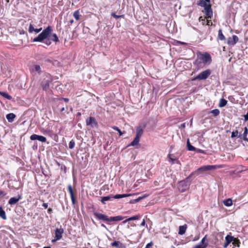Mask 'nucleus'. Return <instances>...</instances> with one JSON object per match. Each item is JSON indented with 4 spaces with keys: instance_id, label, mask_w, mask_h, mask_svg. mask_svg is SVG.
Here are the masks:
<instances>
[{
    "instance_id": "12",
    "label": "nucleus",
    "mask_w": 248,
    "mask_h": 248,
    "mask_svg": "<svg viewBox=\"0 0 248 248\" xmlns=\"http://www.w3.org/2000/svg\"><path fill=\"white\" fill-rule=\"evenodd\" d=\"M238 37L236 35H233L232 37L228 39L227 43L230 45H234L238 41Z\"/></svg>"
},
{
    "instance_id": "15",
    "label": "nucleus",
    "mask_w": 248,
    "mask_h": 248,
    "mask_svg": "<svg viewBox=\"0 0 248 248\" xmlns=\"http://www.w3.org/2000/svg\"><path fill=\"white\" fill-rule=\"evenodd\" d=\"M168 157L169 158V162H171V164H173L174 163H177L178 164H180V161L178 159V158H174L173 157V154H169Z\"/></svg>"
},
{
    "instance_id": "42",
    "label": "nucleus",
    "mask_w": 248,
    "mask_h": 248,
    "mask_svg": "<svg viewBox=\"0 0 248 248\" xmlns=\"http://www.w3.org/2000/svg\"><path fill=\"white\" fill-rule=\"evenodd\" d=\"M140 201H141V198L139 197L137 199H134V200H133L131 201L130 202V203H132V204H133V203H135L136 202H140Z\"/></svg>"
},
{
    "instance_id": "22",
    "label": "nucleus",
    "mask_w": 248,
    "mask_h": 248,
    "mask_svg": "<svg viewBox=\"0 0 248 248\" xmlns=\"http://www.w3.org/2000/svg\"><path fill=\"white\" fill-rule=\"evenodd\" d=\"M6 117L9 122L12 123L14 121V120L16 117V115L13 113H10L7 114Z\"/></svg>"
},
{
    "instance_id": "7",
    "label": "nucleus",
    "mask_w": 248,
    "mask_h": 248,
    "mask_svg": "<svg viewBox=\"0 0 248 248\" xmlns=\"http://www.w3.org/2000/svg\"><path fill=\"white\" fill-rule=\"evenodd\" d=\"M63 232L64 230L61 226L60 228H57L55 230V239L52 240V242L53 243L61 239L62 238Z\"/></svg>"
},
{
    "instance_id": "32",
    "label": "nucleus",
    "mask_w": 248,
    "mask_h": 248,
    "mask_svg": "<svg viewBox=\"0 0 248 248\" xmlns=\"http://www.w3.org/2000/svg\"><path fill=\"white\" fill-rule=\"evenodd\" d=\"M227 103V101L223 98H221L220 100L219 107H223L226 105Z\"/></svg>"
},
{
    "instance_id": "6",
    "label": "nucleus",
    "mask_w": 248,
    "mask_h": 248,
    "mask_svg": "<svg viewBox=\"0 0 248 248\" xmlns=\"http://www.w3.org/2000/svg\"><path fill=\"white\" fill-rule=\"evenodd\" d=\"M147 126V124L144 123L142 124H139L136 127V136L140 138L143 134L144 129Z\"/></svg>"
},
{
    "instance_id": "48",
    "label": "nucleus",
    "mask_w": 248,
    "mask_h": 248,
    "mask_svg": "<svg viewBox=\"0 0 248 248\" xmlns=\"http://www.w3.org/2000/svg\"><path fill=\"white\" fill-rule=\"evenodd\" d=\"M44 43L47 45L49 46L51 44V42L49 40H46Z\"/></svg>"
},
{
    "instance_id": "45",
    "label": "nucleus",
    "mask_w": 248,
    "mask_h": 248,
    "mask_svg": "<svg viewBox=\"0 0 248 248\" xmlns=\"http://www.w3.org/2000/svg\"><path fill=\"white\" fill-rule=\"evenodd\" d=\"M59 100H63L64 101H65L66 102H68L69 100L68 98H63V97H61V98H59Z\"/></svg>"
},
{
    "instance_id": "17",
    "label": "nucleus",
    "mask_w": 248,
    "mask_h": 248,
    "mask_svg": "<svg viewBox=\"0 0 248 248\" xmlns=\"http://www.w3.org/2000/svg\"><path fill=\"white\" fill-rule=\"evenodd\" d=\"M68 190L70 194L72 202L73 204H75V198L74 196V192L73 191L72 186L71 185H69L68 186Z\"/></svg>"
},
{
    "instance_id": "46",
    "label": "nucleus",
    "mask_w": 248,
    "mask_h": 248,
    "mask_svg": "<svg viewBox=\"0 0 248 248\" xmlns=\"http://www.w3.org/2000/svg\"><path fill=\"white\" fill-rule=\"evenodd\" d=\"M153 243L152 242H150L148 244H147V245L146 246V247L145 248H151L152 246H153Z\"/></svg>"
},
{
    "instance_id": "5",
    "label": "nucleus",
    "mask_w": 248,
    "mask_h": 248,
    "mask_svg": "<svg viewBox=\"0 0 248 248\" xmlns=\"http://www.w3.org/2000/svg\"><path fill=\"white\" fill-rule=\"evenodd\" d=\"M211 74V70L210 69H207L200 73L198 76L193 79V80H204L206 79Z\"/></svg>"
},
{
    "instance_id": "26",
    "label": "nucleus",
    "mask_w": 248,
    "mask_h": 248,
    "mask_svg": "<svg viewBox=\"0 0 248 248\" xmlns=\"http://www.w3.org/2000/svg\"><path fill=\"white\" fill-rule=\"evenodd\" d=\"M217 39L221 41H224L226 39L224 35L222 33V31L221 29H219L218 31Z\"/></svg>"
},
{
    "instance_id": "35",
    "label": "nucleus",
    "mask_w": 248,
    "mask_h": 248,
    "mask_svg": "<svg viewBox=\"0 0 248 248\" xmlns=\"http://www.w3.org/2000/svg\"><path fill=\"white\" fill-rule=\"evenodd\" d=\"M50 40L54 42H59V38L56 33H53L51 36H50Z\"/></svg>"
},
{
    "instance_id": "53",
    "label": "nucleus",
    "mask_w": 248,
    "mask_h": 248,
    "mask_svg": "<svg viewBox=\"0 0 248 248\" xmlns=\"http://www.w3.org/2000/svg\"><path fill=\"white\" fill-rule=\"evenodd\" d=\"M205 17L203 18L202 16H200L199 17L200 21H205Z\"/></svg>"
},
{
    "instance_id": "18",
    "label": "nucleus",
    "mask_w": 248,
    "mask_h": 248,
    "mask_svg": "<svg viewBox=\"0 0 248 248\" xmlns=\"http://www.w3.org/2000/svg\"><path fill=\"white\" fill-rule=\"evenodd\" d=\"M114 199H115L114 196H112V195L102 197H101V202L102 203L106 204V202H105L106 201H112V200Z\"/></svg>"
},
{
    "instance_id": "44",
    "label": "nucleus",
    "mask_w": 248,
    "mask_h": 248,
    "mask_svg": "<svg viewBox=\"0 0 248 248\" xmlns=\"http://www.w3.org/2000/svg\"><path fill=\"white\" fill-rule=\"evenodd\" d=\"M45 62H52L53 63V64H54L55 62H56L57 61L56 60H54V61H52L51 59H47L46 60H45Z\"/></svg>"
},
{
    "instance_id": "43",
    "label": "nucleus",
    "mask_w": 248,
    "mask_h": 248,
    "mask_svg": "<svg viewBox=\"0 0 248 248\" xmlns=\"http://www.w3.org/2000/svg\"><path fill=\"white\" fill-rule=\"evenodd\" d=\"M240 244V242L239 240L238 239H235L233 241V244L235 246H237V247H239V244Z\"/></svg>"
},
{
    "instance_id": "59",
    "label": "nucleus",
    "mask_w": 248,
    "mask_h": 248,
    "mask_svg": "<svg viewBox=\"0 0 248 248\" xmlns=\"http://www.w3.org/2000/svg\"><path fill=\"white\" fill-rule=\"evenodd\" d=\"M74 22V20L73 19H72L70 21V23H71V24H72Z\"/></svg>"
},
{
    "instance_id": "8",
    "label": "nucleus",
    "mask_w": 248,
    "mask_h": 248,
    "mask_svg": "<svg viewBox=\"0 0 248 248\" xmlns=\"http://www.w3.org/2000/svg\"><path fill=\"white\" fill-rule=\"evenodd\" d=\"M51 81V79L49 78H44L41 83V86L44 90L46 91L49 89V84Z\"/></svg>"
},
{
    "instance_id": "54",
    "label": "nucleus",
    "mask_w": 248,
    "mask_h": 248,
    "mask_svg": "<svg viewBox=\"0 0 248 248\" xmlns=\"http://www.w3.org/2000/svg\"><path fill=\"white\" fill-rule=\"evenodd\" d=\"M145 225V219H143L141 222V223L140 224V226H144Z\"/></svg>"
},
{
    "instance_id": "3",
    "label": "nucleus",
    "mask_w": 248,
    "mask_h": 248,
    "mask_svg": "<svg viewBox=\"0 0 248 248\" xmlns=\"http://www.w3.org/2000/svg\"><path fill=\"white\" fill-rule=\"evenodd\" d=\"M197 55V57L202 61L204 64H210L212 62L211 57L207 52L202 53L201 52H198Z\"/></svg>"
},
{
    "instance_id": "58",
    "label": "nucleus",
    "mask_w": 248,
    "mask_h": 248,
    "mask_svg": "<svg viewBox=\"0 0 248 248\" xmlns=\"http://www.w3.org/2000/svg\"><path fill=\"white\" fill-rule=\"evenodd\" d=\"M65 109L64 108V107H62L61 109V112H62L63 111H64Z\"/></svg>"
},
{
    "instance_id": "52",
    "label": "nucleus",
    "mask_w": 248,
    "mask_h": 248,
    "mask_svg": "<svg viewBox=\"0 0 248 248\" xmlns=\"http://www.w3.org/2000/svg\"><path fill=\"white\" fill-rule=\"evenodd\" d=\"M42 206L45 208H47V207H48V204L47 203H44L42 205Z\"/></svg>"
},
{
    "instance_id": "63",
    "label": "nucleus",
    "mask_w": 248,
    "mask_h": 248,
    "mask_svg": "<svg viewBox=\"0 0 248 248\" xmlns=\"http://www.w3.org/2000/svg\"><path fill=\"white\" fill-rule=\"evenodd\" d=\"M182 126H185L184 124H183L182 125Z\"/></svg>"
},
{
    "instance_id": "4",
    "label": "nucleus",
    "mask_w": 248,
    "mask_h": 248,
    "mask_svg": "<svg viewBox=\"0 0 248 248\" xmlns=\"http://www.w3.org/2000/svg\"><path fill=\"white\" fill-rule=\"evenodd\" d=\"M198 5L203 7L205 11V14L208 18H211L213 16V11L210 4H207L205 1L199 2Z\"/></svg>"
},
{
    "instance_id": "38",
    "label": "nucleus",
    "mask_w": 248,
    "mask_h": 248,
    "mask_svg": "<svg viewBox=\"0 0 248 248\" xmlns=\"http://www.w3.org/2000/svg\"><path fill=\"white\" fill-rule=\"evenodd\" d=\"M120 242L119 241H114L113 242L111 243V246L112 247H115L116 248L119 247V244Z\"/></svg>"
},
{
    "instance_id": "57",
    "label": "nucleus",
    "mask_w": 248,
    "mask_h": 248,
    "mask_svg": "<svg viewBox=\"0 0 248 248\" xmlns=\"http://www.w3.org/2000/svg\"><path fill=\"white\" fill-rule=\"evenodd\" d=\"M102 227L105 228V229H107L106 226L104 224H102L101 225Z\"/></svg>"
},
{
    "instance_id": "20",
    "label": "nucleus",
    "mask_w": 248,
    "mask_h": 248,
    "mask_svg": "<svg viewBox=\"0 0 248 248\" xmlns=\"http://www.w3.org/2000/svg\"><path fill=\"white\" fill-rule=\"evenodd\" d=\"M248 134V129L247 127H245L244 128V132L243 135L240 134L238 135V137L240 138H242L243 136V139L245 141H248V139L247 138V135Z\"/></svg>"
},
{
    "instance_id": "40",
    "label": "nucleus",
    "mask_w": 248,
    "mask_h": 248,
    "mask_svg": "<svg viewBox=\"0 0 248 248\" xmlns=\"http://www.w3.org/2000/svg\"><path fill=\"white\" fill-rule=\"evenodd\" d=\"M111 15L112 16H113L114 18H116V19H118L121 17H124V15H120V16H118V15H116V14L115 13H111Z\"/></svg>"
},
{
    "instance_id": "14",
    "label": "nucleus",
    "mask_w": 248,
    "mask_h": 248,
    "mask_svg": "<svg viewBox=\"0 0 248 248\" xmlns=\"http://www.w3.org/2000/svg\"><path fill=\"white\" fill-rule=\"evenodd\" d=\"M234 237L233 236H230L229 235H227L225 237V242L223 245V247L224 248H226L234 240Z\"/></svg>"
},
{
    "instance_id": "36",
    "label": "nucleus",
    "mask_w": 248,
    "mask_h": 248,
    "mask_svg": "<svg viewBox=\"0 0 248 248\" xmlns=\"http://www.w3.org/2000/svg\"><path fill=\"white\" fill-rule=\"evenodd\" d=\"M73 16L75 17V18L76 19V20H79L80 14H79V10L76 11L73 14Z\"/></svg>"
},
{
    "instance_id": "1",
    "label": "nucleus",
    "mask_w": 248,
    "mask_h": 248,
    "mask_svg": "<svg viewBox=\"0 0 248 248\" xmlns=\"http://www.w3.org/2000/svg\"><path fill=\"white\" fill-rule=\"evenodd\" d=\"M218 168L219 167L217 165H205L198 168L196 170L192 172L186 179L181 181L178 183V188L179 191L181 192H184L188 189L191 183V182L189 181V179L193 175L196 174L198 175L200 174V172L206 171L216 169Z\"/></svg>"
},
{
    "instance_id": "29",
    "label": "nucleus",
    "mask_w": 248,
    "mask_h": 248,
    "mask_svg": "<svg viewBox=\"0 0 248 248\" xmlns=\"http://www.w3.org/2000/svg\"><path fill=\"white\" fill-rule=\"evenodd\" d=\"M131 196L130 194H117L114 196L115 199H120Z\"/></svg>"
},
{
    "instance_id": "31",
    "label": "nucleus",
    "mask_w": 248,
    "mask_h": 248,
    "mask_svg": "<svg viewBox=\"0 0 248 248\" xmlns=\"http://www.w3.org/2000/svg\"><path fill=\"white\" fill-rule=\"evenodd\" d=\"M140 216L139 215L135 216L132 217L128 218L124 221V223H125L129 221L139 219L140 218Z\"/></svg>"
},
{
    "instance_id": "60",
    "label": "nucleus",
    "mask_w": 248,
    "mask_h": 248,
    "mask_svg": "<svg viewBox=\"0 0 248 248\" xmlns=\"http://www.w3.org/2000/svg\"><path fill=\"white\" fill-rule=\"evenodd\" d=\"M78 116H80V115H81V113H80V112H78Z\"/></svg>"
},
{
    "instance_id": "47",
    "label": "nucleus",
    "mask_w": 248,
    "mask_h": 248,
    "mask_svg": "<svg viewBox=\"0 0 248 248\" xmlns=\"http://www.w3.org/2000/svg\"><path fill=\"white\" fill-rule=\"evenodd\" d=\"M148 196H149L148 194H145L143 196H140V197L141 198V200L147 197Z\"/></svg>"
},
{
    "instance_id": "34",
    "label": "nucleus",
    "mask_w": 248,
    "mask_h": 248,
    "mask_svg": "<svg viewBox=\"0 0 248 248\" xmlns=\"http://www.w3.org/2000/svg\"><path fill=\"white\" fill-rule=\"evenodd\" d=\"M32 71H35L37 72L38 73H40L41 72V67H40V65H34L32 68Z\"/></svg>"
},
{
    "instance_id": "9",
    "label": "nucleus",
    "mask_w": 248,
    "mask_h": 248,
    "mask_svg": "<svg viewBox=\"0 0 248 248\" xmlns=\"http://www.w3.org/2000/svg\"><path fill=\"white\" fill-rule=\"evenodd\" d=\"M86 123L87 125H89L92 128L97 127L98 125L97 122L95 118L93 117H90L87 118L86 120Z\"/></svg>"
},
{
    "instance_id": "11",
    "label": "nucleus",
    "mask_w": 248,
    "mask_h": 248,
    "mask_svg": "<svg viewBox=\"0 0 248 248\" xmlns=\"http://www.w3.org/2000/svg\"><path fill=\"white\" fill-rule=\"evenodd\" d=\"M30 139L31 140H38L42 142H45L46 141V137L43 136H40L36 134H33L31 136Z\"/></svg>"
},
{
    "instance_id": "30",
    "label": "nucleus",
    "mask_w": 248,
    "mask_h": 248,
    "mask_svg": "<svg viewBox=\"0 0 248 248\" xmlns=\"http://www.w3.org/2000/svg\"><path fill=\"white\" fill-rule=\"evenodd\" d=\"M0 94L1 95H2L3 97H4L8 100H11L12 98V96L11 95H10L9 94H8L6 92H2L0 91Z\"/></svg>"
},
{
    "instance_id": "13",
    "label": "nucleus",
    "mask_w": 248,
    "mask_h": 248,
    "mask_svg": "<svg viewBox=\"0 0 248 248\" xmlns=\"http://www.w3.org/2000/svg\"><path fill=\"white\" fill-rule=\"evenodd\" d=\"M193 64L198 69L203 68L205 65L198 57L194 62Z\"/></svg>"
},
{
    "instance_id": "19",
    "label": "nucleus",
    "mask_w": 248,
    "mask_h": 248,
    "mask_svg": "<svg viewBox=\"0 0 248 248\" xmlns=\"http://www.w3.org/2000/svg\"><path fill=\"white\" fill-rule=\"evenodd\" d=\"M21 196H18V197H12L8 201V203L11 205H14L20 199Z\"/></svg>"
},
{
    "instance_id": "41",
    "label": "nucleus",
    "mask_w": 248,
    "mask_h": 248,
    "mask_svg": "<svg viewBox=\"0 0 248 248\" xmlns=\"http://www.w3.org/2000/svg\"><path fill=\"white\" fill-rule=\"evenodd\" d=\"M238 135V131L237 130L233 131L232 132L231 138H234V137L237 136Z\"/></svg>"
},
{
    "instance_id": "55",
    "label": "nucleus",
    "mask_w": 248,
    "mask_h": 248,
    "mask_svg": "<svg viewBox=\"0 0 248 248\" xmlns=\"http://www.w3.org/2000/svg\"><path fill=\"white\" fill-rule=\"evenodd\" d=\"M52 212V209L51 208H49L47 210V213L49 214H51Z\"/></svg>"
},
{
    "instance_id": "37",
    "label": "nucleus",
    "mask_w": 248,
    "mask_h": 248,
    "mask_svg": "<svg viewBox=\"0 0 248 248\" xmlns=\"http://www.w3.org/2000/svg\"><path fill=\"white\" fill-rule=\"evenodd\" d=\"M112 128L113 129L118 131L120 136H122L123 134V133L121 131V130L117 126H113L112 127Z\"/></svg>"
},
{
    "instance_id": "49",
    "label": "nucleus",
    "mask_w": 248,
    "mask_h": 248,
    "mask_svg": "<svg viewBox=\"0 0 248 248\" xmlns=\"http://www.w3.org/2000/svg\"><path fill=\"white\" fill-rule=\"evenodd\" d=\"M201 1H205L206 3H207V4H210V0H201L200 1V2H201Z\"/></svg>"
},
{
    "instance_id": "23",
    "label": "nucleus",
    "mask_w": 248,
    "mask_h": 248,
    "mask_svg": "<svg viewBox=\"0 0 248 248\" xmlns=\"http://www.w3.org/2000/svg\"><path fill=\"white\" fill-rule=\"evenodd\" d=\"M140 139V137L136 136L134 140L130 143V145L134 146L139 145Z\"/></svg>"
},
{
    "instance_id": "50",
    "label": "nucleus",
    "mask_w": 248,
    "mask_h": 248,
    "mask_svg": "<svg viewBox=\"0 0 248 248\" xmlns=\"http://www.w3.org/2000/svg\"><path fill=\"white\" fill-rule=\"evenodd\" d=\"M207 25H208V26H210V25H212V22L211 21V20H207Z\"/></svg>"
},
{
    "instance_id": "27",
    "label": "nucleus",
    "mask_w": 248,
    "mask_h": 248,
    "mask_svg": "<svg viewBox=\"0 0 248 248\" xmlns=\"http://www.w3.org/2000/svg\"><path fill=\"white\" fill-rule=\"evenodd\" d=\"M187 148L188 150L190 151H194L196 150V148L191 145L189 139L187 140Z\"/></svg>"
},
{
    "instance_id": "33",
    "label": "nucleus",
    "mask_w": 248,
    "mask_h": 248,
    "mask_svg": "<svg viewBox=\"0 0 248 248\" xmlns=\"http://www.w3.org/2000/svg\"><path fill=\"white\" fill-rule=\"evenodd\" d=\"M210 113H212L214 117H217L218 115H219V114L220 113V111L218 109H215L211 110L210 112Z\"/></svg>"
},
{
    "instance_id": "21",
    "label": "nucleus",
    "mask_w": 248,
    "mask_h": 248,
    "mask_svg": "<svg viewBox=\"0 0 248 248\" xmlns=\"http://www.w3.org/2000/svg\"><path fill=\"white\" fill-rule=\"evenodd\" d=\"M186 229L187 225L186 224L179 226L178 234L180 235L184 234L186 232Z\"/></svg>"
},
{
    "instance_id": "10",
    "label": "nucleus",
    "mask_w": 248,
    "mask_h": 248,
    "mask_svg": "<svg viewBox=\"0 0 248 248\" xmlns=\"http://www.w3.org/2000/svg\"><path fill=\"white\" fill-rule=\"evenodd\" d=\"M94 216L99 220H102L105 221L109 222V217L108 216L102 214L95 212L93 213Z\"/></svg>"
},
{
    "instance_id": "28",
    "label": "nucleus",
    "mask_w": 248,
    "mask_h": 248,
    "mask_svg": "<svg viewBox=\"0 0 248 248\" xmlns=\"http://www.w3.org/2000/svg\"><path fill=\"white\" fill-rule=\"evenodd\" d=\"M0 217L4 220L7 219L5 212L3 210L2 207H0Z\"/></svg>"
},
{
    "instance_id": "56",
    "label": "nucleus",
    "mask_w": 248,
    "mask_h": 248,
    "mask_svg": "<svg viewBox=\"0 0 248 248\" xmlns=\"http://www.w3.org/2000/svg\"><path fill=\"white\" fill-rule=\"evenodd\" d=\"M5 193H4V191H0V196H5Z\"/></svg>"
},
{
    "instance_id": "16",
    "label": "nucleus",
    "mask_w": 248,
    "mask_h": 248,
    "mask_svg": "<svg viewBox=\"0 0 248 248\" xmlns=\"http://www.w3.org/2000/svg\"><path fill=\"white\" fill-rule=\"evenodd\" d=\"M42 28H40L39 29H34V28L33 26L32 21H31L30 24L28 31L30 33H32L33 31H35L36 33H37L39 32L40 31H42Z\"/></svg>"
},
{
    "instance_id": "2",
    "label": "nucleus",
    "mask_w": 248,
    "mask_h": 248,
    "mask_svg": "<svg viewBox=\"0 0 248 248\" xmlns=\"http://www.w3.org/2000/svg\"><path fill=\"white\" fill-rule=\"evenodd\" d=\"M52 32V28L51 26H48L46 29H45L40 34H39L36 37L34 38L32 42H42L44 40L47 39L50 35Z\"/></svg>"
},
{
    "instance_id": "51",
    "label": "nucleus",
    "mask_w": 248,
    "mask_h": 248,
    "mask_svg": "<svg viewBox=\"0 0 248 248\" xmlns=\"http://www.w3.org/2000/svg\"><path fill=\"white\" fill-rule=\"evenodd\" d=\"M196 151H197V152L199 153H204V151L201 149H196Z\"/></svg>"
},
{
    "instance_id": "39",
    "label": "nucleus",
    "mask_w": 248,
    "mask_h": 248,
    "mask_svg": "<svg viewBox=\"0 0 248 248\" xmlns=\"http://www.w3.org/2000/svg\"><path fill=\"white\" fill-rule=\"evenodd\" d=\"M75 141L73 140H72L69 143V148L70 149H72L73 148H74V146H75Z\"/></svg>"
},
{
    "instance_id": "25",
    "label": "nucleus",
    "mask_w": 248,
    "mask_h": 248,
    "mask_svg": "<svg viewBox=\"0 0 248 248\" xmlns=\"http://www.w3.org/2000/svg\"><path fill=\"white\" fill-rule=\"evenodd\" d=\"M123 219V217L120 216H116V217H109L110 221H120Z\"/></svg>"
},
{
    "instance_id": "62",
    "label": "nucleus",
    "mask_w": 248,
    "mask_h": 248,
    "mask_svg": "<svg viewBox=\"0 0 248 248\" xmlns=\"http://www.w3.org/2000/svg\"><path fill=\"white\" fill-rule=\"evenodd\" d=\"M180 43L181 44H185L184 43L181 42H180Z\"/></svg>"
},
{
    "instance_id": "24",
    "label": "nucleus",
    "mask_w": 248,
    "mask_h": 248,
    "mask_svg": "<svg viewBox=\"0 0 248 248\" xmlns=\"http://www.w3.org/2000/svg\"><path fill=\"white\" fill-rule=\"evenodd\" d=\"M223 203L226 206H230L232 204V200L230 198L225 200L223 201Z\"/></svg>"
},
{
    "instance_id": "61",
    "label": "nucleus",
    "mask_w": 248,
    "mask_h": 248,
    "mask_svg": "<svg viewBox=\"0 0 248 248\" xmlns=\"http://www.w3.org/2000/svg\"><path fill=\"white\" fill-rule=\"evenodd\" d=\"M43 248H50V247H45Z\"/></svg>"
}]
</instances>
